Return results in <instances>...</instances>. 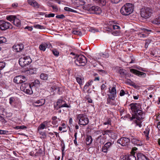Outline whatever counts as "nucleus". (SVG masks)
<instances>
[{"mask_svg":"<svg viewBox=\"0 0 160 160\" xmlns=\"http://www.w3.org/2000/svg\"><path fill=\"white\" fill-rule=\"evenodd\" d=\"M130 106H131L132 111L135 114V115H132L131 120H132L135 118L139 120L144 118L142 111L140 109L141 105L140 103H132L130 105Z\"/></svg>","mask_w":160,"mask_h":160,"instance_id":"1","label":"nucleus"},{"mask_svg":"<svg viewBox=\"0 0 160 160\" xmlns=\"http://www.w3.org/2000/svg\"><path fill=\"white\" fill-rule=\"evenodd\" d=\"M133 9V4L130 3H127L121 8L120 12L123 15H128L132 12Z\"/></svg>","mask_w":160,"mask_h":160,"instance_id":"2","label":"nucleus"},{"mask_svg":"<svg viewBox=\"0 0 160 160\" xmlns=\"http://www.w3.org/2000/svg\"><path fill=\"white\" fill-rule=\"evenodd\" d=\"M77 118L79 120L78 123L80 125L85 126L89 122L87 116L84 114H79L77 116Z\"/></svg>","mask_w":160,"mask_h":160,"instance_id":"3","label":"nucleus"},{"mask_svg":"<svg viewBox=\"0 0 160 160\" xmlns=\"http://www.w3.org/2000/svg\"><path fill=\"white\" fill-rule=\"evenodd\" d=\"M87 62L86 58L83 55H79L77 56L75 61V63L78 66H84Z\"/></svg>","mask_w":160,"mask_h":160,"instance_id":"4","label":"nucleus"},{"mask_svg":"<svg viewBox=\"0 0 160 160\" xmlns=\"http://www.w3.org/2000/svg\"><path fill=\"white\" fill-rule=\"evenodd\" d=\"M32 60L29 56H25L21 58L19 60V65L22 67H24L30 64Z\"/></svg>","mask_w":160,"mask_h":160,"instance_id":"5","label":"nucleus"},{"mask_svg":"<svg viewBox=\"0 0 160 160\" xmlns=\"http://www.w3.org/2000/svg\"><path fill=\"white\" fill-rule=\"evenodd\" d=\"M152 12V9L148 8H142L141 11V15L142 18H148L151 16Z\"/></svg>","mask_w":160,"mask_h":160,"instance_id":"6","label":"nucleus"},{"mask_svg":"<svg viewBox=\"0 0 160 160\" xmlns=\"http://www.w3.org/2000/svg\"><path fill=\"white\" fill-rule=\"evenodd\" d=\"M85 8V9L88 11L90 13L99 14L102 12L101 8L97 6H93L90 8H86L85 6H83V8Z\"/></svg>","mask_w":160,"mask_h":160,"instance_id":"7","label":"nucleus"},{"mask_svg":"<svg viewBox=\"0 0 160 160\" xmlns=\"http://www.w3.org/2000/svg\"><path fill=\"white\" fill-rule=\"evenodd\" d=\"M20 88L22 91L27 94H31L33 92L31 85L28 83H24L22 84Z\"/></svg>","mask_w":160,"mask_h":160,"instance_id":"8","label":"nucleus"},{"mask_svg":"<svg viewBox=\"0 0 160 160\" xmlns=\"http://www.w3.org/2000/svg\"><path fill=\"white\" fill-rule=\"evenodd\" d=\"M54 107L55 109L58 110L62 108H69V106L65 101L62 99H59L56 103L54 104Z\"/></svg>","mask_w":160,"mask_h":160,"instance_id":"9","label":"nucleus"},{"mask_svg":"<svg viewBox=\"0 0 160 160\" xmlns=\"http://www.w3.org/2000/svg\"><path fill=\"white\" fill-rule=\"evenodd\" d=\"M130 142V139L126 137L121 138L117 141V143L123 146L128 145Z\"/></svg>","mask_w":160,"mask_h":160,"instance_id":"10","label":"nucleus"},{"mask_svg":"<svg viewBox=\"0 0 160 160\" xmlns=\"http://www.w3.org/2000/svg\"><path fill=\"white\" fill-rule=\"evenodd\" d=\"M27 80L26 78L23 76L20 75L15 77L13 79V82L17 83H21L25 82Z\"/></svg>","mask_w":160,"mask_h":160,"instance_id":"11","label":"nucleus"},{"mask_svg":"<svg viewBox=\"0 0 160 160\" xmlns=\"http://www.w3.org/2000/svg\"><path fill=\"white\" fill-rule=\"evenodd\" d=\"M13 23L15 26L19 27L20 26L21 22L20 20L17 18L15 16L11 15V22Z\"/></svg>","mask_w":160,"mask_h":160,"instance_id":"12","label":"nucleus"},{"mask_svg":"<svg viewBox=\"0 0 160 160\" xmlns=\"http://www.w3.org/2000/svg\"><path fill=\"white\" fill-rule=\"evenodd\" d=\"M9 22L3 21H0V29L2 30H5L9 27Z\"/></svg>","mask_w":160,"mask_h":160,"instance_id":"13","label":"nucleus"},{"mask_svg":"<svg viewBox=\"0 0 160 160\" xmlns=\"http://www.w3.org/2000/svg\"><path fill=\"white\" fill-rule=\"evenodd\" d=\"M112 143L110 142L106 143L102 148V151L104 152L107 153L111 147Z\"/></svg>","mask_w":160,"mask_h":160,"instance_id":"14","label":"nucleus"},{"mask_svg":"<svg viewBox=\"0 0 160 160\" xmlns=\"http://www.w3.org/2000/svg\"><path fill=\"white\" fill-rule=\"evenodd\" d=\"M23 48L24 45L22 44H20L16 45H14L12 47L13 50L17 52H20L23 49Z\"/></svg>","mask_w":160,"mask_h":160,"instance_id":"15","label":"nucleus"},{"mask_svg":"<svg viewBox=\"0 0 160 160\" xmlns=\"http://www.w3.org/2000/svg\"><path fill=\"white\" fill-rule=\"evenodd\" d=\"M108 97L107 99V104L113 105H116V104L114 101L115 98L111 96V95L108 94Z\"/></svg>","mask_w":160,"mask_h":160,"instance_id":"16","label":"nucleus"},{"mask_svg":"<svg viewBox=\"0 0 160 160\" xmlns=\"http://www.w3.org/2000/svg\"><path fill=\"white\" fill-rule=\"evenodd\" d=\"M45 102V99H41L33 102V105L35 107H39L44 105Z\"/></svg>","mask_w":160,"mask_h":160,"instance_id":"17","label":"nucleus"},{"mask_svg":"<svg viewBox=\"0 0 160 160\" xmlns=\"http://www.w3.org/2000/svg\"><path fill=\"white\" fill-rule=\"evenodd\" d=\"M28 2L29 4L35 8H38L39 7V5L38 3L34 0H28Z\"/></svg>","mask_w":160,"mask_h":160,"instance_id":"18","label":"nucleus"},{"mask_svg":"<svg viewBox=\"0 0 160 160\" xmlns=\"http://www.w3.org/2000/svg\"><path fill=\"white\" fill-rule=\"evenodd\" d=\"M130 72H131L138 76L144 75H146L145 73L143 72H140L137 70L133 69H131L130 70Z\"/></svg>","mask_w":160,"mask_h":160,"instance_id":"19","label":"nucleus"},{"mask_svg":"<svg viewBox=\"0 0 160 160\" xmlns=\"http://www.w3.org/2000/svg\"><path fill=\"white\" fill-rule=\"evenodd\" d=\"M137 160H149L146 156L141 153L137 154Z\"/></svg>","mask_w":160,"mask_h":160,"instance_id":"20","label":"nucleus"},{"mask_svg":"<svg viewBox=\"0 0 160 160\" xmlns=\"http://www.w3.org/2000/svg\"><path fill=\"white\" fill-rule=\"evenodd\" d=\"M109 92L111 94V96H112L113 98H115L116 95V90L115 88L113 87L110 90V88H109Z\"/></svg>","mask_w":160,"mask_h":160,"instance_id":"21","label":"nucleus"},{"mask_svg":"<svg viewBox=\"0 0 160 160\" xmlns=\"http://www.w3.org/2000/svg\"><path fill=\"white\" fill-rule=\"evenodd\" d=\"M93 1L95 3L102 6H104L106 4V1L105 0H93Z\"/></svg>","mask_w":160,"mask_h":160,"instance_id":"22","label":"nucleus"},{"mask_svg":"<svg viewBox=\"0 0 160 160\" xmlns=\"http://www.w3.org/2000/svg\"><path fill=\"white\" fill-rule=\"evenodd\" d=\"M151 22L156 25H158L160 24V16L152 21Z\"/></svg>","mask_w":160,"mask_h":160,"instance_id":"23","label":"nucleus"},{"mask_svg":"<svg viewBox=\"0 0 160 160\" xmlns=\"http://www.w3.org/2000/svg\"><path fill=\"white\" fill-rule=\"evenodd\" d=\"M118 73L123 77H124L127 74L126 71L122 69H120L118 71Z\"/></svg>","mask_w":160,"mask_h":160,"instance_id":"24","label":"nucleus"},{"mask_svg":"<svg viewBox=\"0 0 160 160\" xmlns=\"http://www.w3.org/2000/svg\"><path fill=\"white\" fill-rule=\"evenodd\" d=\"M40 78L42 80H46L48 78V75L46 73H42L40 74Z\"/></svg>","mask_w":160,"mask_h":160,"instance_id":"25","label":"nucleus"},{"mask_svg":"<svg viewBox=\"0 0 160 160\" xmlns=\"http://www.w3.org/2000/svg\"><path fill=\"white\" fill-rule=\"evenodd\" d=\"M92 139L91 136H88L86 138V144L87 145H90L92 141Z\"/></svg>","mask_w":160,"mask_h":160,"instance_id":"26","label":"nucleus"},{"mask_svg":"<svg viewBox=\"0 0 160 160\" xmlns=\"http://www.w3.org/2000/svg\"><path fill=\"white\" fill-rule=\"evenodd\" d=\"M131 142L134 144L138 145L140 144V142H139V140L135 138H133L131 139Z\"/></svg>","mask_w":160,"mask_h":160,"instance_id":"27","label":"nucleus"},{"mask_svg":"<svg viewBox=\"0 0 160 160\" xmlns=\"http://www.w3.org/2000/svg\"><path fill=\"white\" fill-rule=\"evenodd\" d=\"M93 82L92 80H89L88 82H87L84 87V88L85 89H87V88L89 86L91 85L92 83Z\"/></svg>","mask_w":160,"mask_h":160,"instance_id":"28","label":"nucleus"},{"mask_svg":"<svg viewBox=\"0 0 160 160\" xmlns=\"http://www.w3.org/2000/svg\"><path fill=\"white\" fill-rule=\"evenodd\" d=\"M78 3L77 5H83L86 3V2L84 0H76Z\"/></svg>","mask_w":160,"mask_h":160,"instance_id":"29","label":"nucleus"},{"mask_svg":"<svg viewBox=\"0 0 160 160\" xmlns=\"http://www.w3.org/2000/svg\"><path fill=\"white\" fill-rule=\"evenodd\" d=\"M7 42V39L3 37H0V44L5 43Z\"/></svg>","mask_w":160,"mask_h":160,"instance_id":"30","label":"nucleus"},{"mask_svg":"<svg viewBox=\"0 0 160 160\" xmlns=\"http://www.w3.org/2000/svg\"><path fill=\"white\" fill-rule=\"evenodd\" d=\"M33 27L35 28L41 29H45V28L44 27L39 24H35L34 25Z\"/></svg>","mask_w":160,"mask_h":160,"instance_id":"31","label":"nucleus"},{"mask_svg":"<svg viewBox=\"0 0 160 160\" xmlns=\"http://www.w3.org/2000/svg\"><path fill=\"white\" fill-rule=\"evenodd\" d=\"M64 10L66 11H67L69 12H76L77 11H75V10H74L68 7H65L64 8Z\"/></svg>","mask_w":160,"mask_h":160,"instance_id":"32","label":"nucleus"},{"mask_svg":"<svg viewBox=\"0 0 160 160\" xmlns=\"http://www.w3.org/2000/svg\"><path fill=\"white\" fill-rule=\"evenodd\" d=\"M77 82L80 84L82 85V81L83 80V78H81L77 77L76 78Z\"/></svg>","mask_w":160,"mask_h":160,"instance_id":"33","label":"nucleus"},{"mask_svg":"<svg viewBox=\"0 0 160 160\" xmlns=\"http://www.w3.org/2000/svg\"><path fill=\"white\" fill-rule=\"evenodd\" d=\"M39 48L40 50L43 51H45L46 50V48L44 43L41 44L39 46Z\"/></svg>","mask_w":160,"mask_h":160,"instance_id":"34","label":"nucleus"},{"mask_svg":"<svg viewBox=\"0 0 160 160\" xmlns=\"http://www.w3.org/2000/svg\"><path fill=\"white\" fill-rule=\"evenodd\" d=\"M26 128L27 127L24 126H18L14 127V128L17 129H26Z\"/></svg>","mask_w":160,"mask_h":160,"instance_id":"35","label":"nucleus"},{"mask_svg":"<svg viewBox=\"0 0 160 160\" xmlns=\"http://www.w3.org/2000/svg\"><path fill=\"white\" fill-rule=\"evenodd\" d=\"M46 126L43 123H42L38 127V129L42 130L45 128L46 127Z\"/></svg>","mask_w":160,"mask_h":160,"instance_id":"36","label":"nucleus"},{"mask_svg":"<svg viewBox=\"0 0 160 160\" xmlns=\"http://www.w3.org/2000/svg\"><path fill=\"white\" fill-rule=\"evenodd\" d=\"M104 125H111V120L110 118H108L107 121L103 123Z\"/></svg>","mask_w":160,"mask_h":160,"instance_id":"37","label":"nucleus"},{"mask_svg":"<svg viewBox=\"0 0 160 160\" xmlns=\"http://www.w3.org/2000/svg\"><path fill=\"white\" fill-rule=\"evenodd\" d=\"M129 156V160H136V158L134 155L130 154Z\"/></svg>","mask_w":160,"mask_h":160,"instance_id":"38","label":"nucleus"},{"mask_svg":"<svg viewBox=\"0 0 160 160\" xmlns=\"http://www.w3.org/2000/svg\"><path fill=\"white\" fill-rule=\"evenodd\" d=\"M51 91H52L54 92V91H58L59 90V88L57 86H53L51 88Z\"/></svg>","mask_w":160,"mask_h":160,"instance_id":"39","label":"nucleus"},{"mask_svg":"<svg viewBox=\"0 0 160 160\" xmlns=\"http://www.w3.org/2000/svg\"><path fill=\"white\" fill-rule=\"evenodd\" d=\"M52 52L53 54L55 56H58L59 55V52L57 50L54 49L52 50Z\"/></svg>","mask_w":160,"mask_h":160,"instance_id":"40","label":"nucleus"},{"mask_svg":"<svg viewBox=\"0 0 160 160\" xmlns=\"http://www.w3.org/2000/svg\"><path fill=\"white\" fill-rule=\"evenodd\" d=\"M9 132L8 131L0 130V134H7Z\"/></svg>","mask_w":160,"mask_h":160,"instance_id":"41","label":"nucleus"},{"mask_svg":"<svg viewBox=\"0 0 160 160\" xmlns=\"http://www.w3.org/2000/svg\"><path fill=\"white\" fill-rule=\"evenodd\" d=\"M5 63L3 62H0V69L3 68L5 66Z\"/></svg>","mask_w":160,"mask_h":160,"instance_id":"42","label":"nucleus"},{"mask_svg":"<svg viewBox=\"0 0 160 160\" xmlns=\"http://www.w3.org/2000/svg\"><path fill=\"white\" fill-rule=\"evenodd\" d=\"M149 128H147L146 129V130L144 131V133L145 134L146 137L148 136V134L149 133Z\"/></svg>","mask_w":160,"mask_h":160,"instance_id":"43","label":"nucleus"},{"mask_svg":"<svg viewBox=\"0 0 160 160\" xmlns=\"http://www.w3.org/2000/svg\"><path fill=\"white\" fill-rule=\"evenodd\" d=\"M46 48H52V46L51 44L49 43H44Z\"/></svg>","mask_w":160,"mask_h":160,"instance_id":"44","label":"nucleus"},{"mask_svg":"<svg viewBox=\"0 0 160 160\" xmlns=\"http://www.w3.org/2000/svg\"><path fill=\"white\" fill-rule=\"evenodd\" d=\"M26 72H27L28 73H29V74H33L34 73V71L32 69H30L28 70H27Z\"/></svg>","mask_w":160,"mask_h":160,"instance_id":"45","label":"nucleus"},{"mask_svg":"<svg viewBox=\"0 0 160 160\" xmlns=\"http://www.w3.org/2000/svg\"><path fill=\"white\" fill-rule=\"evenodd\" d=\"M55 14L54 13H50L48 14H45V17L46 18L47 17H53L54 16Z\"/></svg>","mask_w":160,"mask_h":160,"instance_id":"46","label":"nucleus"},{"mask_svg":"<svg viewBox=\"0 0 160 160\" xmlns=\"http://www.w3.org/2000/svg\"><path fill=\"white\" fill-rule=\"evenodd\" d=\"M64 15L63 14H61L59 15H58L56 16V18H57L62 19L65 18Z\"/></svg>","mask_w":160,"mask_h":160,"instance_id":"47","label":"nucleus"},{"mask_svg":"<svg viewBox=\"0 0 160 160\" xmlns=\"http://www.w3.org/2000/svg\"><path fill=\"white\" fill-rule=\"evenodd\" d=\"M0 121L4 123L6 122V121L4 119V118L2 116L0 115Z\"/></svg>","mask_w":160,"mask_h":160,"instance_id":"48","label":"nucleus"},{"mask_svg":"<svg viewBox=\"0 0 160 160\" xmlns=\"http://www.w3.org/2000/svg\"><path fill=\"white\" fill-rule=\"evenodd\" d=\"M111 2L115 4H117L120 2L122 0H111Z\"/></svg>","mask_w":160,"mask_h":160,"instance_id":"49","label":"nucleus"},{"mask_svg":"<svg viewBox=\"0 0 160 160\" xmlns=\"http://www.w3.org/2000/svg\"><path fill=\"white\" fill-rule=\"evenodd\" d=\"M125 94V92L123 90H121L120 93V95L121 96H124Z\"/></svg>","mask_w":160,"mask_h":160,"instance_id":"50","label":"nucleus"},{"mask_svg":"<svg viewBox=\"0 0 160 160\" xmlns=\"http://www.w3.org/2000/svg\"><path fill=\"white\" fill-rule=\"evenodd\" d=\"M50 121H47L43 122V123L46 126H48L50 125Z\"/></svg>","mask_w":160,"mask_h":160,"instance_id":"51","label":"nucleus"},{"mask_svg":"<svg viewBox=\"0 0 160 160\" xmlns=\"http://www.w3.org/2000/svg\"><path fill=\"white\" fill-rule=\"evenodd\" d=\"M40 82L39 80H35V81L33 82V85L34 86L36 85H38L39 84Z\"/></svg>","mask_w":160,"mask_h":160,"instance_id":"52","label":"nucleus"},{"mask_svg":"<svg viewBox=\"0 0 160 160\" xmlns=\"http://www.w3.org/2000/svg\"><path fill=\"white\" fill-rule=\"evenodd\" d=\"M72 33L74 34H78L80 35L81 34L80 32L74 30L72 32Z\"/></svg>","mask_w":160,"mask_h":160,"instance_id":"53","label":"nucleus"},{"mask_svg":"<svg viewBox=\"0 0 160 160\" xmlns=\"http://www.w3.org/2000/svg\"><path fill=\"white\" fill-rule=\"evenodd\" d=\"M112 27L114 30L119 29L120 28V27L116 25H113L112 26Z\"/></svg>","mask_w":160,"mask_h":160,"instance_id":"54","label":"nucleus"},{"mask_svg":"<svg viewBox=\"0 0 160 160\" xmlns=\"http://www.w3.org/2000/svg\"><path fill=\"white\" fill-rule=\"evenodd\" d=\"M129 155L125 156L123 158V160H129Z\"/></svg>","mask_w":160,"mask_h":160,"instance_id":"55","label":"nucleus"},{"mask_svg":"<svg viewBox=\"0 0 160 160\" xmlns=\"http://www.w3.org/2000/svg\"><path fill=\"white\" fill-rule=\"evenodd\" d=\"M18 5V4L17 3H13L12 4V7L13 8H16Z\"/></svg>","mask_w":160,"mask_h":160,"instance_id":"56","label":"nucleus"},{"mask_svg":"<svg viewBox=\"0 0 160 160\" xmlns=\"http://www.w3.org/2000/svg\"><path fill=\"white\" fill-rule=\"evenodd\" d=\"M25 29H28L29 31H32V27H30L29 26H27L25 28Z\"/></svg>","mask_w":160,"mask_h":160,"instance_id":"57","label":"nucleus"},{"mask_svg":"<svg viewBox=\"0 0 160 160\" xmlns=\"http://www.w3.org/2000/svg\"><path fill=\"white\" fill-rule=\"evenodd\" d=\"M102 55L103 56V57H109V54L108 53H106L105 54H102Z\"/></svg>","mask_w":160,"mask_h":160,"instance_id":"58","label":"nucleus"},{"mask_svg":"<svg viewBox=\"0 0 160 160\" xmlns=\"http://www.w3.org/2000/svg\"><path fill=\"white\" fill-rule=\"evenodd\" d=\"M106 88V86L104 84H102L101 86V88L102 90H104Z\"/></svg>","mask_w":160,"mask_h":160,"instance_id":"59","label":"nucleus"},{"mask_svg":"<svg viewBox=\"0 0 160 160\" xmlns=\"http://www.w3.org/2000/svg\"><path fill=\"white\" fill-rule=\"evenodd\" d=\"M112 132V131L111 130H107L104 131V132L106 133L107 134L108 133H111Z\"/></svg>","mask_w":160,"mask_h":160,"instance_id":"60","label":"nucleus"},{"mask_svg":"<svg viewBox=\"0 0 160 160\" xmlns=\"http://www.w3.org/2000/svg\"><path fill=\"white\" fill-rule=\"evenodd\" d=\"M87 101L89 103H92V99L89 98H87Z\"/></svg>","mask_w":160,"mask_h":160,"instance_id":"61","label":"nucleus"},{"mask_svg":"<svg viewBox=\"0 0 160 160\" xmlns=\"http://www.w3.org/2000/svg\"><path fill=\"white\" fill-rule=\"evenodd\" d=\"M3 111V107L2 106H0V114H1V113H2Z\"/></svg>","mask_w":160,"mask_h":160,"instance_id":"62","label":"nucleus"},{"mask_svg":"<svg viewBox=\"0 0 160 160\" xmlns=\"http://www.w3.org/2000/svg\"><path fill=\"white\" fill-rule=\"evenodd\" d=\"M136 123L137 125L138 126L140 127H141L142 125L140 123V122L139 121H136Z\"/></svg>","mask_w":160,"mask_h":160,"instance_id":"63","label":"nucleus"},{"mask_svg":"<svg viewBox=\"0 0 160 160\" xmlns=\"http://www.w3.org/2000/svg\"><path fill=\"white\" fill-rule=\"evenodd\" d=\"M157 128L160 130V122L158 123Z\"/></svg>","mask_w":160,"mask_h":160,"instance_id":"64","label":"nucleus"}]
</instances>
